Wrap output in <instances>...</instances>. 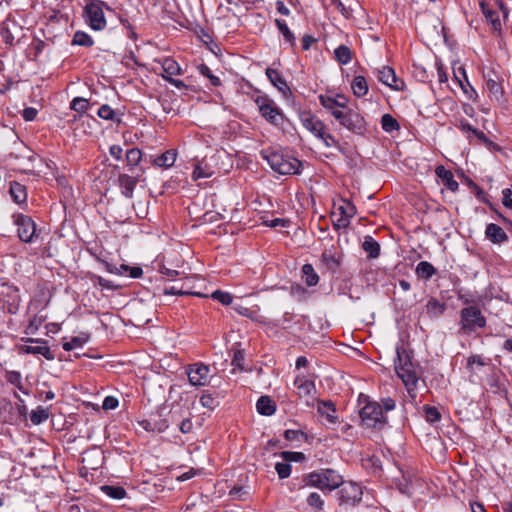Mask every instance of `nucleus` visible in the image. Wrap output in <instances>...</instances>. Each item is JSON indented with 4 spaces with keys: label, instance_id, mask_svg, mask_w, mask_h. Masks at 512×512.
<instances>
[{
    "label": "nucleus",
    "instance_id": "nucleus-1",
    "mask_svg": "<svg viewBox=\"0 0 512 512\" xmlns=\"http://www.w3.org/2000/svg\"><path fill=\"white\" fill-rule=\"evenodd\" d=\"M261 156L268 162L271 169L282 175L298 174L301 162L288 154L280 151L263 150Z\"/></svg>",
    "mask_w": 512,
    "mask_h": 512
},
{
    "label": "nucleus",
    "instance_id": "nucleus-2",
    "mask_svg": "<svg viewBox=\"0 0 512 512\" xmlns=\"http://www.w3.org/2000/svg\"><path fill=\"white\" fill-rule=\"evenodd\" d=\"M396 354L395 371L407 387L408 392L411 393L419 379L411 361V355L403 345L396 347Z\"/></svg>",
    "mask_w": 512,
    "mask_h": 512
},
{
    "label": "nucleus",
    "instance_id": "nucleus-3",
    "mask_svg": "<svg viewBox=\"0 0 512 512\" xmlns=\"http://www.w3.org/2000/svg\"><path fill=\"white\" fill-rule=\"evenodd\" d=\"M305 481L307 485L316 487L322 491H332L341 487L343 477L333 469H321L310 473Z\"/></svg>",
    "mask_w": 512,
    "mask_h": 512
},
{
    "label": "nucleus",
    "instance_id": "nucleus-4",
    "mask_svg": "<svg viewBox=\"0 0 512 512\" xmlns=\"http://www.w3.org/2000/svg\"><path fill=\"white\" fill-rule=\"evenodd\" d=\"M104 9L110 10L105 2L101 0H86L84 12L91 29L95 31L105 29L107 22L104 16Z\"/></svg>",
    "mask_w": 512,
    "mask_h": 512
},
{
    "label": "nucleus",
    "instance_id": "nucleus-5",
    "mask_svg": "<svg viewBox=\"0 0 512 512\" xmlns=\"http://www.w3.org/2000/svg\"><path fill=\"white\" fill-rule=\"evenodd\" d=\"M459 325L461 332L472 333L486 326V318L479 308L471 305L461 309Z\"/></svg>",
    "mask_w": 512,
    "mask_h": 512
},
{
    "label": "nucleus",
    "instance_id": "nucleus-6",
    "mask_svg": "<svg viewBox=\"0 0 512 512\" xmlns=\"http://www.w3.org/2000/svg\"><path fill=\"white\" fill-rule=\"evenodd\" d=\"M362 423L375 429H382L387 422V418L383 415L382 407L377 402L367 403L360 411Z\"/></svg>",
    "mask_w": 512,
    "mask_h": 512
},
{
    "label": "nucleus",
    "instance_id": "nucleus-7",
    "mask_svg": "<svg viewBox=\"0 0 512 512\" xmlns=\"http://www.w3.org/2000/svg\"><path fill=\"white\" fill-rule=\"evenodd\" d=\"M254 102L261 116L269 123L276 126L282 124L284 118L283 113L272 99L267 96H257Z\"/></svg>",
    "mask_w": 512,
    "mask_h": 512
},
{
    "label": "nucleus",
    "instance_id": "nucleus-8",
    "mask_svg": "<svg viewBox=\"0 0 512 512\" xmlns=\"http://www.w3.org/2000/svg\"><path fill=\"white\" fill-rule=\"evenodd\" d=\"M334 118L340 125L355 134H363L366 130V124L363 116L352 109H345L342 113H334Z\"/></svg>",
    "mask_w": 512,
    "mask_h": 512
},
{
    "label": "nucleus",
    "instance_id": "nucleus-9",
    "mask_svg": "<svg viewBox=\"0 0 512 512\" xmlns=\"http://www.w3.org/2000/svg\"><path fill=\"white\" fill-rule=\"evenodd\" d=\"M485 87L490 100L497 102L502 109L509 110L508 103L504 98V89L501 78L495 72H489L485 76Z\"/></svg>",
    "mask_w": 512,
    "mask_h": 512
},
{
    "label": "nucleus",
    "instance_id": "nucleus-10",
    "mask_svg": "<svg viewBox=\"0 0 512 512\" xmlns=\"http://www.w3.org/2000/svg\"><path fill=\"white\" fill-rule=\"evenodd\" d=\"M163 295L169 296H196L202 298H212L219 301L223 305H229L232 303V295L223 290H214L211 294H205L198 290H163Z\"/></svg>",
    "mask_w": 512,
    "mask_h": 512
},
{
    "label": "nucleus",
    "instance_id": "nucleus-11",
    "mask_svg": "<svg viewBox=\"0 0 512 512\" xmlns=\"http://www.w3.org/2000/svg\"><path fill=\"white\" fill-rule=\"evenodd\" d=\"M14 224L17 226L19 239L25 243H32L37 237L36 224L30 216L15 214L13 216Z\"/></svg>",
    "mask_w": 512,
    "mask_h": 512
},
{
    "label": "nucleus",
    "instance_id": "nucleus-12",
    "mask_svg": "<svg viewBox=\"0 0 512 512\" xmlns=\"http://www.w3.org/2000/svg\"><path fill=\"white\" fill-rule=\"evenodd\" d=\"M355 206L348 201L338 206L332 213L333 224L337 229H345L350 224V219L355 215Z\"/></svg>",
    "mask_w": 512,
    "mask_h": 512
},
{
    "label": "nucleus",
    "instance_id": "nucleus-13",
    "mask_svg": "<svg viewBox=\"0 0 512 512\" xmlns=\"http://www.w3.org/2000/svg\"><path fill=\"white\" fill-rule=\"evenodd\" d=\"M25 341L28 343H40L43 345H39V346L20 345V346H18V352L20 354H39V355L44 356L47 360H53L55 358V356L51 352L50 348L46 345V343H47L46 340L27 338Z\"/></svg>",
    "mask_w": 512,
    "mask_h": 512
},
{
    "label": "nucleus",
    "instance_id": "nucleus-14",
    "mask_svg": "<svg viewBox=\"0 0 512 512\" xmlns=\"http://www.w3.org/2000/svg\"><path fill=\"white\" fill-rule=\"evenodd\" d=\"M341 489L339 490V499L341 503L345 504H355L361 501L362 498V490L361 487L355 483L348 482L341 485Z\"/></svg>",
    "mask_w": 512,
    "mask_h": 512
},
{
    "label": "nucleus",
    "instance_id": "nucleus-15",
    "mask_svg": "<svg viewBox=\"0 0 512 512\" xmlns=\"http://www.w3.org/2000/svg\"><path fill=\"white\" fill-rule=\"evenodd\" d=\"M378 80L396 91H401L405 87L404 82L396 76L394 69L390 66H382L378 70Z\"/></svg>",
    "mask_w": 512,
    "mask_h": 512
},
{
    "label": "nucleus",
    "instance_id": "nucleus-16",
    "mask_svg": "<svg viewBox=\"0 0 512 512\" xmlns=\"http://www.w3.org/2000/svg\"><path fill=\"white\" fill-rule=\"evenodd\" d=\"M208 374V366L201 363L194 364L188 371L189 382L194 386H204L207 384Z\"/></svg>",
    "mask_w": 512,
    "mask_h": 512
},
{
    "label": "nucleus",
    "instance_id": "nucleus-17",
    "mask_svg": "<svg viewBox=\"0 0 512 512\" xmlns=\"http://www.w3.org/2000/svg\"><path fill=\"white\" fill-rule=\"evenodd\" d=\"M321 265L329 272H336L341 264V254L334 248L326 249L321 255Z\"/></svg>",
    "mask_w": 512,
    "mask_h": 512
},
{
    "label": "nucleus",
    "instance_id": "nucleus-18",
    "mask_svg": "<svg viewBox=\"0 0 512 512\" xmlns=\"http://www.w3.org/2000/svg\"><path fill=\"white\" fill-rule=\"evenodd\" d=\"M301 123L304 128L311 132L317 138L323 135L325 131L324 123L311 113H303L301 115Z\"/></svg>",
    "mask_w": 512,
    "mask_h": 512
},
{
    "label": "nucleus",
    "instance_id": "nucleus-19",
    "mask_svg": "<svg viewBox=\"0 0 512 512\" xmlns=\"http://www.w3.org/2000/svg\"><path fill=\"white\" fill-rule=\"evenodd\" d=\"M22 34V28L15 21H7L1 30V36L6 44H14Z\"/></svg>",
    "mask_w": 512,
    "mask_h": 512
},
{
    "label": "nucleus",
    "instance_id": "nucleus-20",
    "mask_svg": "<svg viewBox=\"0 0 512 512\" xmlns=\"http://www.w3.org/2000/svg\"><path fill=\"white\" fill-rule=\"evenodd\" d=\"M435 174L448 190L452 192L458 190V182L454 179L452 172L450 170H447L443 165H439L436 167Z\"/></svg>",
    "mask_w": 512,
    "mask_h": 512
},
{
    "label": "nucleus",
    "instance_id": "nucleus-21",
    "mask_svg": "<svg viewBox=\"0 0 512 512\" xmlns=\"http://www.w3.org/2000/svg\"><path fill=\"white\" fill-rule=\"evenodd\" d=\"M486 237L493 243L501 244L508 239L505 231L497 224L490 223L485 230Z\"/></svg>",
    "mask_w": 512,
    "mask_h": 512
},
{
    "label": "nucleus",
    "instance_id": "nucleus-22",
    "mask_svg": "<svg viewBox=\"0 0 512 512\" xmlns=\"http://www.w3.org/2000/svg\"><path fill=\"white\" fill-rule=\"evenodd\" d=\"M480 8L486 20L491 24L492 29L494 31L501 32L502 24L497 12L490 9L484 1L480 2Z\"/></svg>",
    "mask_w": 512,
    "mask_h": 512
},
{
    "label": "nucleus",
    "instance_id": "nucleus-23",
    "mask_svg": "<svg viewBox=\"0 0 512 512\" xmlns=\"http://www.w3.org/2000/svg\"><path fill=\"white\" fill-rule=\"evenodd\" d=\"M108 270L112 273H116L118 275L129 276L130 278H139L141 277L143 271L141 267H130L125 264H121L119 266H108Z\"/></svg>",
    "mask_w": 512,
    "mask_h": 512
},
{
    "label": "nucleus",
    "instance_id": "nucleus-24",
    "mask_svg": "<svg viewBox=\"0 0 512 512\" xmlns=\"http://www.w3.org/2000/svg\"><path fill=\"white\" fill-rule=\"evenodd\" d=\"M102 290H85L81 301L84 306L89 307L91 309H98L100 307H104V304L101 303V299L98 297L97 292L101 294Z\"/></svg>",
    "mask_w": 512,
    "mask_h": 512
},
{
    "label": "nucleus",
    "instance_id": "nucleus-25",
    "mask_svg": "<svg viewBox=\"0 0 512 512\" xmlns=\"http://www.w3.org/2000/svg\"><path fill=\"white\" fill-rule=\"evenodd\" d=\"M294 385L299 390L300 396L312 395L316 390L315 384L313 381L306 380V379H304V377H300V376L296 377V379L294 381Z\"/></svg>",
    "mask_w": 512,
    "mask_h": 512
},
{
    "label": "nucleus",
    "instance_id": "nucleus-26",
    "mask_svg": "<svg viewBox=\"0 0 512 512\" xmlns=\"http://www.w3.org/2000/svg\"><path fill=\"white\" fill-rule=\"evenodd\" d=\"M256 408L261 415L270 416L275 412L276 406L268 396H261L257 403Z\"/></svg>",
    "mask_w": 512,
    "mask_h": 512
},
{
    "label": "nucleus",
    "instance_id": "nucleus-27",
    "mask_svg": "<svg viewBox=\"0 0 512 512\" xmlns=\"http://www.w3.org/2000/svg\"><path fill=\"white\" fill-rule=\"evenodd\" d=\"M215 174V171L204 161H201L197 163L194 167L193 173H192V179L198 180V179H204V178H210Z\"/></svg>",
    "mask_w": 512,
    "mask_h": 512
},
{
    "label": "nucleus",
    "instance_id": "nucleus-28",
    "mask_svg": "<svg viewBox=\"0 0 512 512\" xmlns=\"http://www.w3.org/2000/svg\"><path fill=\"white\" fill-rule=\"evenodd\" d=\"M351 89L356 97H363L368 93V84L363 76H355L351 83Z\"/></svg>",
    "mask_w": 512,
    "mask_h": 512
},
{
    "label": "nucleus",
    "instance_id": "nucleus-29",
    "mask_svg": "<svg viewBox=\"0 0 512 512\" xmlns=\"http://www.w3.org/2000/svg\"><path fill=\"white\" fill-rule=\"evenodd\" d=\"M162 70L161 74H164L168 77H172L173 75L182 74V69L177 61L172 58H165L162 62Z\"/></svg>",
    "mask_w": 512,
    "mask_h": 512
},
{
    "label": "nucleus",
    "instance_id": "nucleus-30",
    "mask_svg": "<svg viewBox=\"0 0 512 512\" xmlns=\"http://www.w3.org/2000/svg\"><path fill=\"white\" fill-rule=\"evenodd\" d=\"M266 75L273 86H275L278 90L284 92L286 89H288L286 81L281 77L280 73L276 69L267 68Z\"/></svg>",
    "mask_w": 512,
    "mask_h": 512
},
{
    "label": "nucleus",
    "instance_id": "nucleus-31",
    "mask_svg": "<svg viewBox=\"0 0 512 512\" xmlns=\"http://www.w3.org/2000/svg\"><path fill=\"white\" fill-rule=\"evenodd\" d=\"M156 296L157 295L152 290H138L137 296L130 301L129 307L135 310L138 303L151 302Z\"/></svg>",
    "mask_w": 512,
    "mask_h": 512
},
{
    "label": "nucleus",
    "instance_id": "nucleus-32",
    "mask_svg": "<svg viewBox=\"0 0 512 512\" xmlns=\"http://www.w3.org/2000/svg\"><path fill=\"white\" fill-rule=\"evenodd\" d=\"M363 250L370 258H377L380 252V245L371 236H366L362 244Z\"/></svg>",
    "mask_w": 512,
    "mask_h": 512
},
{
    "label": "nucleus",
    "instance_id": "nucleus-33",
    "mask_svg": "<svg viewBox=\"0 0 512 512\" xmlns=\"http://www.w3.org/2000/svg\"><path fill=\"white\" fill-rule=\"evenodd\" d=\"M10 194L14 201L18 204L24 203L27 199L25 186L18 182L11 183Z\"/></svg>",
    "mask_w": 512,
    "mask_h": 512
},
{
    "label": "nucleus",
    "instance_id": "nucleus-34",
    "mask_svg": "<svg viewBox=\"0 0 512 512\" xmlns=\"http://www.w3.org/2000/svg\"><path fill=\"white\" fill-rule=\"evenodd\" d=\"M459 72L462 74L463 80H459V84L463 90V92L468 96L469 99L472 101H477L478 94L476 90L471 86V84L468 81L465 69L460 67Z\"/></svg>",
    "mask_w": 512,
    "mask_h": 512
},
{
    "label": "nucleus",
    "instance_id": "nucleus-35",
    "mask_svg": "<svg viewBox=\"0 0 512 512\" xmlns=\"http://www.w3.org/2000/svg\"><path fill=\"white\" fill-rule=\"evenodd\" d=\"M176 160V153L174 151L168 150L156 157L153 161L154 165L158 167L169 168L171 167Z\"/></svg>",
    "mask_w": 512,
    "mask_h": 512
},
{
    "label": "nucleus",
    "instance_id": "nucleus-36",
    "mask_svg": "<svg viewBox=\"0 0 512 512\" xmlns=\"http://www.w3.org/2000/svg\"><path fill=\"white\" fill-rule=\"evenodd\" d=\"M319 101L321 105L332 114L333 117L334 113H342L344 110L339 106V102H335L334 99H332V96L320 95Z\"/></svg>",
    "mask_w": 512,
    "mask_h": 512
},
{
    "label": "nucleus",
    "instance_id": "nucleus-37",
    "mask_svg": "<svg viewBox=\"0 0 512 512\" xmlns=\"http://www.w3.org/2000/svg\"><path fill=\"white\" fill-rule=\"evenodd\" d=\"M436 272V269L427 261H421L416 266V274L419 278L429 279Z\"/></svg>",
    "mask_w": 512,
    "mask_h": 512
},
{
    "label": "nucleus",
    "instance_id": "nucleus-38",
    "mask_svg": "<svg viewBox=\"0 0 512 512\" xmlns=\"http://www.w3.org/2000/svg\"><path fill=\"white\" fill-rule=\"evenodd\" d=\"M302 274L305 280V283L308 286H315L318 284L319 277L315 272L314 267L311 264H305L302 267Z\"/></svg>",
    "mask_w": 512,
    "mask_h": 512
},
{
    "label": "nucleus",
    "instance_id": "nucleus-39",
    "mask_svg": "<svg viewBox=\"0 0 512 512\" xmlns=\"http://www.w3.org/2000/svg\"><path fill=\"white\" fill-rule=\"evenodd\" d=\"M121 185L124 189L123 193L126 197L131 198L134 188L137 185V179L135 177H131L128 175H123L120 177Z\"/></svg>",
    "mask_w": 512,
    "mask_h": 512
},
{
    "label": "nucleus",
    "instance_id": "nucleus-40",
    "mask_svg": "<svg viewBox=\"0 0 512 512\" xmlns=\"http://www.w3.org/2000/svg\"><path fill=\"white\" fill-rule=\"evenodd\" d=\"M101 490L110 498L120 500L126 496V491L121 486L104 485Z\"/></svg>",
    "mask_w": 512,
    "mask_h": 512
},
{
    "label": "nucleus",
    "instance_id": "nucleus-41",
    "mask_svg": "<svg viewBox=\"0 0 512 512\" xmlns=\"http://www.w3.org/2000/svg\"><path fill=\"white\" fill-rule=\"evenodd\" d=\"M318 412L325 415L330 423H335L337 420L335 409L331 402H319Z\"/></svg>",
    "mask_w": 512,
    "mask_h": 512
},
{
    "label": "nucleus",
    "instance_id": "nucleus-42",
    "mask_svg": "<svg viewBox=\"0 0 512 512\" xmlns=\"http://www.w3.org/2000/svg\"><path fill=\"white\" fill-rule=\"evenodd\" d=\"M335 58L343 65L348 64L352 59V52L349 47L341 45L334 51Z\"/></svg>",
    "mask_w": 512,
    "mask_h": 512
},
{
    "label": "nucleus",
    "instance_id": "nucleus-43",
    "mask_svg": "<svg viewBox=\"0 0 512 512\" xmlns=\"http://www.w3.org/2000/svg\"><path fill=\"white\" fill-rule=\"evenodd\" d=\"M49 418V411L46 408L38 406L35 410H32L30 414L31 422L34 425H39Z\"/></svg>",
    "mask_w": 512,
    "mask_h": 512
},
{
    "label": "nucleus",
    "instance_id": "nucleus-44",
    "mask_svg": "<svg viewBox=\"0 0 512 512\" xmlns=\"http://www.w3.org/2000/svg\"><path fill=\"white\" fill-rule=\"evenodd\" d=\"M275 24L278 28V30L280 31V33L283 35V37L285 38V40L291 44L292 46L295 45V36L294 34L290 31L289 27L287 26L286 22L283 21V20H280V19H276L275 20Z\"/></svg>",
    "mask_w": 512,
    "mask_h": 512
},
{
    "label": "nucleus",
    "instance_id": "nucleus-45",
    "mask_svg": "<svg viewBox=\"0 0 512 512\" xmlns=\"http://www.w3.org/2000/svg\"><path fill=\"white\" fill-rule=\"evenodd\" d=\"M458 128L461 131H463V132L472 133L473 135H475L478 139H480L482 141H486L487 140L486 135L482 131H480L477 128L473 127L466 120H460L459 124H458Z\"/></svg>",
    "mask_w": 512,
    "mask_h": 512
},
{
    "label": "nucleus",
    "instance_id": "nucleus-46",
    "mask_svg": "<svg viewBox=\"0 0 512 512\" xmlns=\"http://www.w3.org/2000/svg\"><path fill=\"white\" fill-rule=\"evenodd\" d=\"M72 44L73 45L90 47V46L93 45V39L87 33L83 32V31H77L74 34V37H73V40H72Z\"/></svg>",
    "mask_w": 512,
    "mask_h": 512
},
{
    "label": "nucleus",
    "instance_id": "nucleus-47",
    "mask_svg": "<svg viewBox=\"0 0 512 512\" xmlns=\"http://www.w3.org/2000/svg\"><path fill=\"white\" fill-rule=\"evenodd\" d=\"M423 412L426 421H428L429 423H436L441 420V414L436 407L424 405Z\"/></svg>",
    "mask_w": 512,
    "mask_h": 512
},
{
    "label": "nucleus",
    "instance_id": "nucleus-48",
    "mask_svg": "<svg viewBox=\"0 0 512 512\" xmlns=\"http://www.w3.org/2000/svg\"><path fill=\"white\" fill-rule=\"evenodd\" d=\"M382 129L386 132H392L399 128L397 120L390 114H384L381 118Z\"/></svg>",
    "mask_w": 512,
    "mask_h": 512
},
{
    "label": "nucleus",
    "instance_id": "nucleus-49",
    "mask_svg": "<svg viewBox=\"0 0 512 512\" xmlns=\"http://www.w3.org/2000/svg\"><path fill=\"white\" fill-rule=\"evenodd\" d=\"M89 107V101L82 97H75L70 104V108L79 113H85Z\"/></svg>",
    "mask_w": 512,
    "mask_h": 512
},
{
    "label": "nucleus",
    "instance_id": "nucleus-50",
    "mask_svg": "<svg viewBox=\"0 0 512 512\" xmlns=\"http://www.w3.org/2000/svg\"><path fill=\"white\" fill-rule=\"evenodd\" d=\"M427 312L433 316L441 315L445 310V304L440 303L436 299H430L426 305Z\"/></svg>",
    "mask_w": 512,
    "mask_h": 512
},
{
    "label": "nucleus",
    "instance_id": "nucleus-51",
    "mask_svg": "<svg viewBox=\"0 0 512 512\" xmlns=\"http://www.w3.org/2000/svg\"><path fill=\"white\" fill-rule=\"evenodd\" d=\"M142 158V152L138 148L129 149L126 152V161L130 166H136L139 164Z\"/></svg>",
    "mask_w": 512,
    "mask_h": 512
},
{
    "label": "nucleus",
    "instance_id": "nucleus-52",
    "mask_svg": "<svg viewBox=\"0 0 512 512\" xmlns=\"http://www.w3.org/2000/svg\"><path fill=\"white\" fill-rule=\"evenodd\" d=\"M198 71L201 75L207 77L210 80L212 85L219 86L221 84L219 77L213 75L210 68L207 65H205V64L199 65Z\"/></svg>",
    "mask_w": 512,
    "mask_h": 512
},
{
    "label": "nucleus",
    "instance_id": "nucleus-53",
    "mask_svg": "<svg viewBox=\"0 0 512 512\" xmlns=\"http://www.w3.org/2000/svg\"><path fill=\"white\" fill-rule=\"evenodd\" d=\"M87 342V337H73L70 341L64 342L62 347L65 351H71L78 347H81L84 343Z\"/></svg>",
    "mask_w": 512,
    "mask_h": 512
},
{
    "label": "nucleus",
    "instance_id": "nucleus-54",
    "mask_svg": "<svg viewBox=\"0 0 512 512\" xmlns=\"http://www.w3.org/2000/svg\"><path fill=\"white\" fill-rule=\"evenodd\" d=\"M43 321H44L43 317L34 316L29 321V324L24 331L25 334L34 335L38 331L39 327L42 325Z\"/></svg>",
    "mask_w": 512,
    "mask_h": 512
},
{
    "label": "nucleus",
    "instance_id": "nucleus-55",
    "mask_svg": "<svg viewBox=\"0 0 512 512\" xmlns=\"http://www.w3.org/2000/svg\"><path fill=\"white\" fill-rule=\"evenodd\" d=\"M275 470L281 479L288 478L291 474V465L285 462H278L275 465Z\"/></svg>",
    "mask_w": 512,
    "mask_h": 512
},
{
    "label": "nucleus",
    "instance_id": "nucleus-56",
    "mask_svg": "<svg viewBox=\"0 0 512 512\" xmlns=\"http://www.w3.org/2000/svg\"><path fill=\"white\" fill-rule=\"evenodd\" d=\"M97 115L104 120L113 121L116 113L109 105L104 104L98 109Z\"/></svg>",
    "mask_w": 512,
    "mask_h": 512
},
{
    "label": "nucleus",
    "instance_id": "nucleus-57",
    "mask_svg": "<svg viewBox=\"0 0 512 512\" xmlns=\"http://www.w3.org/2000/svg\"><path fill=\"white\" fill-rule=\"evenodd\" d=\"M7 380L11 384L15 385L20 391L27 394V392L24 390V387L22 385L21 374L19 372H17V371L8 372Z\"/></svg>",
    "mask_w": 512,
    "mask_h": 512
},
{
    "label": "nucleus",
    "instance_id": "nucleus-58",
    "mask_svg": "<svg viewBox=\"0 0 512 512\" xmlns=\"http://www.w3.org/2000/svg\"><path fill=\"white\" fill-rule=\"evenodd\" d=\"M319 139H321L324 143V145L326 147H336L338 149H340V144H339V141L336 140L334 138V136H332L331 134L329 133H326L325 131L323 132V135L322 136H319L318 137Z\"/></svg>",
    "mask_w": 512,
    "mask_h": 512
},
{
    "label": "nucleus",
    "instance_id": "nucleus-59",
    "mask_svg": "<svg viewBox=\"0 0 512 512\" xmlns=\"http://www.w3.org/2000/svg\"><path fill=\"white\" fill-rule=\"evenodd\" d=\"M282 458L285 461H301L305 458V455L302 452H291V451H283L281 453Z\"/></svg>",
    "mask_w": 512,
    "mask_h": 512
},
{
    "label": "nucleus",
    "instance_id": "nucleus-60",
    "mask_svg": "<svg viewBox=\"0 0 512 512\" xmlns=\"http://www.w3.org/2000/svg\"><path fill=\"white\" fill-rule=\"evenodd\" d=\"M244 353L242 350H234L232 365L243 370Z\"/></svg>",
    "mask_w": 512,
    "mask_h": 512
},
{
    "label": "nucleus",
    "instance_id": "nucleus-61",
    "mask_svg": "<svg viewBox=\"0 0 512 512\" xmlns=\"http://www.w3.org/2000/svg\"><path fill=\"white\" fill-rule=\"evenodd\" d=\"M307 502L308 504L311 506V507H315V508H318V509H322V505H323V501L320 497L319 494L317 493H311L309 496H308V499H307Z\"/></svg>",
    "mask_w": 512,
    "mask_h": 512
},
{
    "label": "nucleus",
    "instance_id": "nucleus-62",
    "mask_svg": "<svg viewBox=\"0 0 512 512\" xmlns=\"http://www.w3.org/2000/svg\"><path fill=\"white\" fill-rule=\"evenodd\" d=\"M502 203L506 208L512 209V191L509 188L502 190Z\"/></svg>",
    "mask_w": 512,
    "mask_h": 512
},
{
    "label": "nucleus",
    "instance_id": "nucleus-63",
    "mask_svg": "<svg viewBox=\"0 0 512 512\" xmlns=\"http://www.w3.org/2000/svg\"><path fill=\"white\" fill-rule=\"evenodd\" d=\"M118 406V400L112 396H107L102 404L104 410H112Z\"/></svg>",
    "mask_w": 512,
    "mask_h": 512
},
{
    "label": "nucleus",
    "instance_id": "nucleus-64",
    "mask_svg": "<svg viewBox=\"0 0 512 512\" xmlns=\"http://www.w3.org/2000/svg\"><path fill=\"white\" fill-rule=\"evenodd\" d=\"M200 403H201V405L203 407H206V408H209V409H213L214 408V404H215V400H214V398L210 394H204L200 398Z\"/></svg>",
    "mask_w": 512,
    "mask_h": 512
}]
</instances>
